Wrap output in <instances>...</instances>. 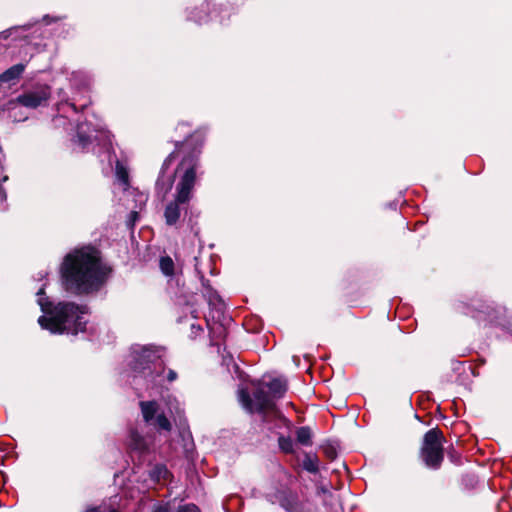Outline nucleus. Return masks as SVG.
Here are the masks:
<instances>
[{"instance_id": "f257e3e1", "label": "nucleus", "mask_w": 512, "mask_h": 512, "mask_svg": "<svg viewBox=\"0 0 512 512\" xmlns=\"http://www.w3.org/2000/svg\"><path fill=\"white\" fill-rule=\"evenodd\" d=\"M61 274L67 290L86 294L100 287L106 272L100 262L99 252L92 247H84L65 256Z\"/></svg>"}, {"instance_id": "f03ea898", "label": "nucleus", "mask_w": 512, "mask_h": 512, "mask_svg": "<svg viewBox=\"0 0 512 512\" xmlns=\"http://www.w3.org/2000/svg\"><path fill=\"white\" fill-rule=\"evenodd\" d=\"M47 316H41L38 320L40 326L51 333L77 334L84 331L86 321L83 315L87 312L84 306H77L74 303H59L52 310L48 311L42 299L38 300Z\"/></svg>"}, {"instance_id": "7ed1b4c3", "label": "nucleus", "mask_w": 512, "mask_h": 512, "mask_svg": "<svg viewBox=\"0 0 512 512\" xmlns=\"http://www.w3.org/2000/svg\"><path fill=\"white\" fill-rule=\"evenodd\" d=\"M196 159L193 156L185 157L179 164L176 172H183L177 184L176 198L174 202L167 205L165 219L167 224L177 222L180 216L179 205L188 202L191 198L192 189L196 181Z\"/></svg>"}, {"instance_id": "20e7f679", "label": "nucleus", "mask_w": 512, "mask_h": 512, "mask_svg": "<svg viewBox=\"0 0 512 512\" xmlns=\"http://www.w3.org/2000/svg\"><path fill=\"white\" fill-rule=\"evenodd\" d=\"M421 457L428 467L440 466L443 460V435L440 430L431 429L424 435Z\"/></svg>"}, {"instance_id": "39448f33", "label": "nucleus", "mask_w": 512, "mask_h": 512, "mask_svg": "<svg viewBox=\"0 0 512 512\" xmlns=\"http://www.w3.org/2000/svg\"><path fill=\"white\" fill-rule=\"evenodd\" d=\"M161 352L160 349L150 346L134 348V368L141 371L145 376H149L152 374V365L154 367L153 371L160 373L162 371Z\"/></svg>"}, {"instance_id": "423d86ee", "label": "nucleus", "mask_w": 512, "mask_h": 512, "mask_svg": "<svg viewBox=\"0 0 512 512\" xmlns=\"http://www.w3.org/2000/svg\"><path fill=\"white\" fill-rule=\"evenodd\" d=\"M238 397L243 407L249 412H253L254 410L260 412L272 411L275 407L273 398L267 395L262 389L254 393L255 404L245 389L239 390Z\"/></svg>"}, {"instance_id": "0eeeda50", "label": "nucleus", "mask_w": 512, "mask_h": 512, "mask_svg": "<svg viewBox=\"0 0 512 512\" xmlns=\"http://www.w3.org/2000/svg\"><path fill=\"white\" fill-rule=\"evenodd\" d=\"M141 413L146 423L165 431L171 430V423L166 416L159 412V406L155 401L140 402Z\"/></svg>"}, {"instance_id": "6e6552de", "label": "nucleus", "mask_w": 512, "mask_h": 512, "mask_svg": "<svg viewBox=\"0 0 512 512\" xmlns=\"http://www.w3.org/2000/svg\"><path fill=\"white\" fill-rule=\"evenodd\" d=\"M50 97V88L48 86H40L36 89L18 96L13 102L18 103L27 108H37L47 102Z\"/></svg>"}, {"instance_id": "1a4fd4ad", "label": "nucleus", "mask_w": 512, "mask_h": 512, "mask_svg": "<svg viewBox=\"0 0 512 512\" xmlns=\"http://www.w3.org/2000/svg\"><path fill=\"white\" fill-rule=\"evenodd\" d=\"M25 66L23 64H16L6 71H4L2 74H0V84L3 83H9L11 81H14L18 79L21 74L24 72Z\"/></svg>"}, {"instance_id": "9d476101", "label": "nucleus", "mask_w": 512, "mask_h": 512, "mask_svg": "<svg viewBox=\"0 0 512 512\" xmlns=\"http://www.w3.org/2000/svg\"><path fill=\"white\" fill-rule=\"evenodd\" d=\"M273 399L281 398L287 390L286 381L280 378L273 379L267 384Z\"/></svg>"}, {"instance_id": "9b49d317", "label": "nucleus", "mask_w": 512, "mask_h": 512, "mask_svg": "<svg viewBox=\"0 0 512 512\" xmlns=\"http://www.w3.org/2000/svg\"><path fill=\"white\" fill-rule=\"evenodd\" d=\"M296 438L297 441L304 445V446H310L312 445V432L309 427H300L296 430Z\"/></svg>"}, {"instance_id": "f8f14e48", "label": "nucleus", "mask_w": 512, "mask_h": 512, "mask_svg": "<svg viewBox=\"0 0 512 512\" xmlns=\"http://www.w3.org/2000/svg\"><path fill=\"white\" fill-rule=\"evenodd\" d=\"M174 263L170 257H163L160 260V268L165 275L173 274Z\"/></svg>"}, {"instance_id": "ddd939ff", "label": "nucleus", "mask_w": 512, "mask_h": 512, "mask_svg": "<svg viewBox=\"0 0 512 512\" xmlns=\"http://www.w3.org/2000/svg\"><path fill=\"white\" fill-rule=\"evenodd\" d=\"M169 475V472L165 466H156L152 471V476L155 477L158 481L160 479H166Z\"/></svg>"}, {"instance_id": "4468645a", "label": "nucleus", "mask_w": 512, "mask_h": 512, "mask_svg": "<svg viewBox=\"0 0 512 512\" xmlns=\"http://www.w3.org/2000/svg\"><path fill=\"white\" fill-rule=\"evenodd\" d=\"M279 445L284 452L288 453L293 451V442L290 438L280 437Z\"/></svg>"}, {"instance_id": "2eb2a0df", "label": "nucleus", "mask_w": 512, "mask_h": 512, "mask_svg": "<svg viewBox=\"0 0 512 512\" xmlns=\"http://www.w3.org/2000/svg\"><path fill=\"white\" fill-rule=\"evenodd\" d=\"M177 512H200L199 508L194 504L180 506Z\"/></svg>"}, {"instance_id": "dca6fc26", "label": "nucleus", "mask_w": 512, "mask_h": 512, "mask_svg": "<svg viewBox=\"0 0 512 512\" xmlns=\"http://www.w3.org/2000/svg\"><path fill=\"white\" fill-rule=\"evenodd\" d=\"M116 173H117L118 178H119L122 182L127 183V180H128V174H127L126 170H125L122 166L117 165V171H116Z\"/></svg>"}, {"instance_id": "f3484780", "label": "nucleus", "mask_w": 512, "mask_h": 512, "mask_svg": "<svg viewBox=\"0 0 512 512\" xmlns=\"http://www.w3.org/2000/svg\"><path fill=\"white\" fill-rule=\"evenodd\" d=\"M304 466L305 468L308 470V471H311V472H315L317 470V466L316 464L311 460V459H307L305 462H304Z\"/></svg>"}, {"instance_id": "a211bd4d", "label": "nucleus", "mask_w": 512, "mask_h": 512, "mask_svg": "<svg viewBox=\"0 0 512 512\" xmlns=\"http://www.w3.org/2000/svg\"><path fill=\"white\" fill-rule=\"evenodd\" d=\"M153 512H169V509L167 506L160 505L154 508Z\"/></svg>"}, {"instance_id": "6ab92c4d", "label": "nucleus", "mask_w": 512, "mask_h": 512, "mask_svg": "<svg viewBox=\"0 0 512 512\" xmlns=\"http://www.w3.org/2000/svg\"><path fill=\"white\" fill-rule=\"evenodd\" d=\"M173 159V154H170L167 159L164 161L163 168H166L170 165Z\"/></svg>"}, {"instance_id": "aec40b11", "label": "nucleus", "mask_w": 512, "mask_h": 512, "mask_svg": "<svg viewBox=\"0 0 512 512\" xmlns=\"http://www.w3.org/2000/svg\"><path fill=\"white\" fill-rule=\"evenodd\" d=\"M175 378H176V373L173 371H169V374H168L169 381H173V380H175Z\"/></svg>"}, {"instance_id": "412c9836", "label": "nucleus", "mask_w": 512, "mask_h": 512, "mask_svg": "<svg viewBox=\"0 0 512 512\" xmlns=\"http://www.w3.org/2000/svg\"><path fill=\"white\" fill-rule=\"evenodd\" d=\"M6 198L5 192L2 188H0V201H3Z\"/></svg>"}, {"instance_id": "4be33fe9", "label": "nucleus", "mask_w": 512, "mask_h": 512, "mask_svg": "<svg viewBox=\"0 0 512 512\" xmlns=\"http://www.w3.org/2000/svg\"><path fill=\"white\" fill-rule=\"evenodd\" d=\"M171 186H172V181H170V183H169V185H168V187H167V189H166V192H167V191H169V190L171 189Z\"/></svg>"}]
</instances>
